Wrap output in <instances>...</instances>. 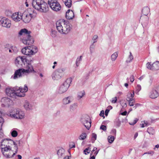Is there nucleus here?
Listing matches in <instances>:
<instances>
[{"mask_svg":"<svg viewBox=\"0 0 159 159\" xmlns=\"http://www.w3.org/2000/svg\"><path fill=\"white\" fill-rule=\"evenodd\" d=\"M28 88L26 85L24 87H16L14 88H7L6 90L7 95L12 98H16V96L24 97L25 93L28 91Z\"/></svg>","mask_w":159,"mask_h":159,"instance_id":"obj_1","label":"nucleus"},{"mask_svg":"<svg viewBox=\"0 0 159 159\" xmlns=\"http://www.w3.org/2000/svg\"><path fill=\"white\" fill-rule=\"evenodd\" d=\"M56 25L58 31L61 34H68L71 29L70 25L69 22L64 20H60L57 21Z\"/></svg>","mask_w":159,"mask_h":159,"instance_id":"obj_2","label":"nucleus"},{"mask_svg":"<svg viewBox=\"0 0 159 159\" xmlns=\"http://www.w3.org/2000/svg\"><path fill=\"white\" fill-rule=\"evenodd\" d=\"M31 32L26 29H21L19 32L20 36L23 35L24 38L22 41L23 43L25 44L29 45L33 44L34 40L31 36Z\"/></svg>","mask_w":159,"mask_h":159,"instance_id":"obj_3","label":"nucleus"},{"mask_svg":"<svg viewBox=\"0 0 159 159\" xmlns=\"http://www.w3.org/2000/svg\"><path fill=\"white\" fill-rule=\"evenodd\" d=\"M32 4L33 7L40 12H46L48 11V4L44 0H33Z\"/></svg>","mask_w":159,"mask_h":159,"instance_id":"obj_4","label":"nucleus"},{"mask_svg":"<svg viewBox=\"0 0 159 159\" xmlns=\"http://www.w3.org/2000/svg\"><path fill=\"white\" fill-rule=\"evenodd\" d=\"M36 15L37 13L35 10L33 9L29 8L21 14V20L25 23H28L32 18H34Z\"/></svg>","mask_w":159,"mask_h":159,"instance_id":"obj_5","label":"nucleus"},{"mask_svg":"<svg viewBox=\"0 0 159 159\" xmlns=\"http://www.w3.org/2000/svg\"><path fill=\"white\" fill-rule=\"evenodd\" d=\"M20 141H16V142L9 139H5L2 140L1 142V148H12L15 145L17 146L20 144Z\"/></svg>","mask_w":159,"mask_h":159,"instance_id":"obj_6","label":"nucleus"},{"mask_svg":"<svg viewBox=\"0 0 159 159\" xmlns=\"http://www.w3.org/2000/svg\"><path fill=\"white\" fill-rule=\"evenodd\" d=\"M2 152L4 156L6 158H11L17 152L18 146L15 145L12 148H1Z\"/></svg>","mask_w":159,"mask_h":159,"instance_id":"obj_7","label":"nucleus"},{"mask_svg":"<svg viewBox=\"0 0 159 159\" xmlns=\"http://www.w3.org/2000/svg\"><path fill=\"white\" fill-rule=\"evenodd\" d=\"M10 116L17 119H22L25 118V113L23 111L19 108L14 109L10 114Z\"/></svg>","mask_w":159,"mask_h":159,"instance_id":"obj_8","label":"nucleus"},{"mask_svg":"<svg viewBox=\"0 0 159 159\" xmlns=\"http://www.w3.org/2000/svg\"><path fill=\"white\" fill-rule=\"evenodd\" d=\"M38 51L37 48L34 46L25 47L22 49V53L26 55H33Z\"/></svg>","mask_w":159,"mask_h":159,"instance_id":"obj_9","label":"nucleus"},{"mask_svg":"<svg viewBox=\"0 0 159 159\" xmlns=\"http://www.w3.org/2000/svg\"><path fill=\"white\" fill-rule=\"evenodd\" d=\"M150 11V9L148 7H145L143 9L142 11V15L140 20L143 24L147 25L148 23L149 17L147 16Z\"/></svg>","mask_w":159,"mask_h":159,"instance_id":"obj_10","label":"nucleus"},{"mask_svg":"<svg viewBox=\"0 0 159 159\" xmlns=\"http://www.w3.org/2000/svg\"><path fill=\"white\" fill-rule=\"evenodd\" d=\"M72 80L71 78L67 79L63 84L60 86L58 90L59 94H62L67 91L72 82Z\"/></svg>","mask_w":159,"mask_h":159,"instance_id":"obj_11","label":"nucleus"},{"mask_svg":"<svg viewBox=\"0 0 159 159\" xmlns=\"http://www.w3.org/2000/svg\"><path fill=\"white\" fill-rule=\"evenodd\" d=\"M48 4L51 9L54 11H58L61 9V6L57 0H48Z\"/></svg>","mask_w":159,"mask_h":159,"instance_id":"obj_12","label":"nucleus"},{"mask_svg":"<svg viewBox=\"0 0 159 159\" xmlns=\"http://www.w3.org/2000/svg\"><path fill=\"white\" fill-rule=\"evenodd\" d=\"M158 86L155 85L152 88L149 93V96L152 99H155L159 96V93L158 92Z\"/></svg>","mask_w":159,"mask_h":159,"instance_id":"obj_13","label":"nucleus"},{"mask_svg":"<svg viewBox=\"0 0 159 159\" xmlns=\"http://www.w3.org/2000/svg\"><path fill=\"white\" fill-rule=\"evenodd\" d=\"M81 122L88 129H89L91 126V122L89 116L83 117L81 119Z\"/></svg>","mask_w":159,"mask_h":159,"instance_id":"obj_14","label":"nucleus"},{"mask_svg":"<svg viewBox=\"0 0 159 159\" xmlns=\"http://www.w3.org/2000/svg\"><path fill=\"white\" fill-rule=\"evenodd\" d=\"M147 68L152 70L156 71L159 70V61H156L152 65L150 62H148L146 64Z\"/></svg>","mask_w":159,"mask_h":159,"instance_id":"obj_15","label":"nucleus"},{"mask_svg":"<svg viewBox=\"0 0 159 159\" xmlns=\"http://www.w3.org/2000/svg\"><path fill=\"white\" fill-rule=\"evenodd\" d=\"M0 23L2 26L9 28L11 26V21L9 19L5 17L0 18Z\"/></svg>","mask_w":159,"mask_h":159,"instance_id":"obj_16","label":"nucleus"},{"mask_svg":"<svg viewBox=\"0 0 159 159\" xmlns=\"http://www.w3.org/2000/svg\"><path fill=\"white\" fill-rule=\"evenodd\" d=\"M24 71L25 69H19L15 71L14 75L11 76V78L15 80L22 77L24 74L25 73Z\"/></svg>","mask_w":159,"mask_h":159,"instance_id":"obj_17","label":"nucleus"},{"mask_svg":"<svg viewBox=\"0 0 159 159\" xmlns=\"http://www.w3.org/2000/svg\"><path fill=\"white\" fill-rule=\"evenodd\" d=\"M25 62L27 63V60L24 57H18L16 58L15 61L16 64L18 66H21L22 63L25 64Z\"/></svg>","mask_w":159,"mask_h":159,"instance_id":"obj_18","label":"nucleus"},{"mask_svg":"<svg viewBox=\"0 0 159 159\" xmlns=\"http://www.w3.org/2000/svg\"><path fill=\"white\" fill-rule=\"evenodd\" d=\"M11 17L14 21H19L21 20V13L19 12L14 13L12 14Z\"/></svg>","mask_w":159,"mask_h":159,"instance_id":"obj_19","label":"nucleus"},{"mask_svg":"<svg viewBox=\"0 0 159 159\" xmlns=\"http://www.w3.org/2000/svg\"><path fill=\"white\" fill-rule=\"evenodd\" d=\"M23 106L26 111H30L32 110L33 105L27 101H25L24 103Z\"/></svg>","mask_w":159,"mask_h":159,"instance_id":"obj_20","label":"nucleus"},{"mask_svg":"<svg viewBox=\"0 0 159 159\" xmlns=\"http://www.w3.org/2000/svg\"><path fill=\"white\" fill-rule=\"evenodd\" d=\"M74 17V14L73 11L69 9L66 11V17L68 20H71Z\"/></svg>","mask_w":159,"mask_h":159,"instance_id":"obj_21","label":"nucleus"},{"mask_svg":"<svg viewBox=\"0 0 159 159\" xmlns=\"http://www.w3.org/2000/svg\"><path fill=\"white\" fill-rule=\"evenodd\" d=\"M26 69H25V73H29L30 72H35L33 69V66L30 64L28 63L26 66Z\"/></svg>","mask_w":159,"mask_h":159,"instance_id":"obj_22","label":"nucleus"},{"mask_svg":"<svg viewBox=\"0 0 159 159\" xmlns=\"http://www.w3.org/2000/svg\"><path fill=\"white\" fill-rule=\"evenodd\" d=\"M1 101L3 103V104L6 106H9L12 102V101L8 98H2Z\"/></svg>","mask_w":159,"mask_h":159,"instance_id":"obj_23","label":"nucleus"},{"mask_svg":"<svg viewBox=\"0 0 159 159\" xmlns=\"http://www.w3.org/2000/svg\"><path fill=\"white\" fill-rule=\"evenodd\" d=\"M61 75L56 70L53 73L52 75V79L54 80H58L61 77Z\"/></svg>","mask_w":159,"mask_h":159,"instance_id":"obj_24","label":"nucleus"},{"mask_svg":"<svg viewBox=\"0 0 159 159\" xmlns=\"http://www.w3.org/2000/svg\"><path fill=\"white\" fill-rule=\"evenodd\" d=\"M71 97L70 96L65 97L62 100V103L64 105L68 104L71 103Z\"/></svg>","mask_w":159,"mask_h":159,"instance_id":"obj_25","label":"nucleus"},{"mask_svg":"<svg viewBox=\"0 0 159 159\" xmlns=\"http://www.w3.org/2000/svg\"><path fill=\"white\" fill-rule=\"evenodd\" d=\"M134 91H133V93H129L127 95V97L126 98L127 101H129L130 100H133L134 99Z\"/></svg>","mask_w":159,"mask_h":159,"instance_id":"obj_26","label":"nucleus"},{"mask_svg":"<svg viewBox=\"0 0 159 159\" xmlns=\"http://www.w3.org/2000/svg\"><path fill=\"white\" fill-rule=\"evenodd\" d=\"M65 150L63 148L59 149L57 151V154L59 157H62L65 153Z\"/></svg>","mask_w":159,"mask_h":159,"instance_id":"obj_27","label":"nucleus"},{"mask_svg":"<svg viewBox=\"0 0 159 159\" xmlns=\"http://www.w3.org/2000/svg\"><path fill=\"white\" fill-rule=\"evenodd\" d=\"M85 95V93L84 91L78 92L77 94V98L79 100L84 97Z\"/></svg>","mask_w":159,"mask_h":159,"instance_id":"obj_28","label":"nucleus"},{"mask_svg":"<svg viewBox=\"0 0 159 159\" xmlns=\"http://www.w3.org/2000/svg\"><path fill=\"white\" fill-rule=\"evenodd\" d=\"M9 48V52L11 53H16L18 52V49L15 47L11 46Z\"/></svg>","mask_w":159,"mask_h":159,"instance_id":"obj_29","label":"nucleus"},{"mask_svg":"<svg viewBox=\"0 0 159 159\" xmlns=\"http://www.w3.org/2000/svg\"><path fill=\"white\" fill-rule=\"evenodd\" d=\"M118 57V53L117 52H115L112 54L111 56V59L112 61H115Z\"/></svg>","mask_w":159,"mask_h":159,"instance_id":"obj_30","label":"nucleus"},{"mask_svg":"<svg viewBox=\"0 0 159 159\" xmlns=\"http://www.w3.org/2000/svg\"><path fill=\"white\" fill-rule=\"evenodd\" d=\"M77 107V105L76 103H74L70 105V109L71 111H73L75 110Z\"/></svg>","mask_w":159,"mask_h":159,"instance_id":"obj_31","label":"nucleus"},{"mask_svg":"<svg viewBox=\"0 0 159 159\" xmlns=\"http://www.w3.org/2000/svg\"><path fill=\"white\" fill-rule=\"evenodd\" d=\"M134 57L132 54V53L131 52H129V57L126 60V62L127 63H129L133 59Z\"/></svg>","mask_w":159,"mask_h":159,"instance_id":"obj_32","label":"nucleus"},{"mask_svg":"<svg viewBox=\"0 0 159 159\" xmlns=\"http://www.w3.org/2000/svg\"><path fill=\"white\" fill-rule=\"evenodd\" d=\"M87 137V134L85 133H82L79 137V139L80 140H83Z\"/></svg>","mask_w":159,"mask_h":159,"instance_id":"obj_33","label":"nucleus"},{"mask_svg":"<svg viewBox=\"0 0 159 159\" xmlns=\"http://www.w3.org/2000/svg\"><path fill=\"white\" fill-rule=\"evenodd\" d=\"M65 4L67 7L70 8L72 5L71 0H67L65 2Z\"/></svg>","mask_w":159,"mask_h":159,"instance_id":"obj_34","label":"nucleus"},{"mask_svg":"<svg viewBox=\"0 0 159 159\" xmlns=\"http://www.w3.org/2000/svg\"><path fill=\"white\" fill-rule=\"evenodd\" d=\"M147 132L150 134L153 135L154 133V130L152 127H149L147 129Z\"/></svg>","mask_w":159,"mask_h":159,"instance_id":"obj_35","label":"nucleus"},{"mask_svg":"<svg viewBox=\"0 0 159 159\" xmlns=\"http://www.w3.org/2000/svg\"><path fill=\"white\" fill-rule=\"evenodd\" d=\"M82 56H80L79 57H78L76 59V64L77 66H78L80 63V61L82 60Z\"/></svg>","mask_w":159,"mask_h":159,"instance_id":"obj_36","label":"nucleus"},{"mask_svg":"<svg viewBox=\"0 0 159 159\" xmlns=\"http://www.w3.org/2000/svg\"><path fill=\"white\" fill-rule=\"evenodd\" d=\"M143 123L141 124V127L142 128L147 126L150 125V124L147 121L144 120L143 121Z\"/></svg>","mask_w":159,"mask_h":159,"instance_id":"obj_37","label":"nucleus"},{"mask_svg":"<svg viewBox=\"0 0 159 159\" xmlns=\"http://www.w3.org/2000/svg\"><path fill=\"white\" fill-rule=\"evenodd\" d=\"M65 70L66 69L65 68H60L58 69L56 71L58 72V73L61 75V74L63 73L65 71Z\"/></svg>","mask_w":159,"mask_h":159,"instance_id":"obj_38","label":"nucleus"},{"mask_svg":"<svg viewBox=\"0 0 159 159\" xmlns=\"http://www.w3.org/2000/svg\"><path fill=\"white\" fill-rule=\"evenodd\" d=\"M95 46V45L93 43L90 45V51L91 54H92L94 52Z\"/></svg>","mask_w":159,"mask_h":159,"instance_id":"obj_39","label":"nucleus"},{"mask_svg":"<svg viewBox=\"0 0 159 159\" xmlns=\"http://www.w3.org/2000/svg\"><path fill=\"white\" fill-rule=\"evenodd\" d=\"M97 139V135L94 133H93L92 134V142L94 143L96 139Z\"/></svg>","mask_w":159,"mask_h":159,"instance_id":"obj_40","label":"nucleus"},{"mask_svg":"<svg viewBox=\"0 0 159 159\" xmlns=\"http://www.w3.org/2000/svg\"><path fill=\"white\" fill-rule=\"evenodd\" d=\"M11 134L12 136L13 137H16L18 135L17 131L15 130H12L11 132Z\"/></svg>","mask_w":159,"mask_h":159,"instance_id":"obj_41","label":"nucleus"},{"mask_svg":"<svg viewBox=\"0 0 159 159\" xmlns=\"http://www.w3.org/2000/svg\"><path fill=\"white\" fill-rule=\"evenodd\" d=\"M115 138L113 136H109L108 137V140L109 143H111L114 141Z\"/></svg>","mask_w":159,"mask_h":159,"instance_id":"obj_42","label":"nucleus"},{"mask_svg":"<svg viewBox=\"0 0 159 159\" xmlns=\"http://www.w3.org/2000/svg\"><path fill=\"white\" fill-rule=\"evenodd\" d=\"M141 88L140 85L138 84L136 87V90L135 91V93L138 95L139 92L141 90Z\"/></svg>","mask_w":159,"mask_h":159,"instance_id":"obj_43","label":"nucleus"},{"mask_svg":"<svg viewBox=\"0 0 159 159\" xmlns=\"http://www.w3.org/2000/svg\"><path fill=\"white\" fill-rule=\"evenodd\" d=\"M127 101L128 102L130 106H134L135 103L134 99Z\"/></svg>","mask_w":159,"mask_h":159,"instance_id":"obj_44","label":"nucleus"},{"mask_svg":"<svg viewBox=\"0 0 159 159\" xmlns=\"http://www.w3.org/2000/svg\"><path fill=\"white\" fill-rule=\"evenodd\" d=\"M91 149L90 148H86L84 151L85 154L87 155L89 153Z\"/></svg>","mask_w":159,"mask_h":159,"instance_id":"obj_45","label":"nucleus"},{"mask_svg":"<svg viewBox=\"0 0 159 159\" xmlns=\"http://www.w3.org/2000/svg\"><path fill=\"white\" fill-rule=\"evenodd\" d=\"M98 36L97 35H95L93 37L92 39V40L93 41V43H94L97 42V39L98 38Z\"/></svg>","mask_w":159,"mask_h":159,"instance_id":"obj_46","label":"nucleus"},{"mask_svg":"<svg viewBox=\"0 0 159 159\" xmlns=\"http://www.w3.org/2000/svg\"><path fill=\"white\" fill-rule=\"evenodd\" d=\"M57 32L55 30H52L51 33V35L53 37H55L56 36Z\"/></svg>","mask_w":159,"mask_h":159,"instance_id":"obj_47","label":"nucleus"},{"mask_svg":"<svg viewBox=\"0 0 159 159\" xmlns=\"http://www.w3.org/2000/svg\"><path fill=\"white\" fill-rule=\"evenodd\" d=\"M0 119L1 120H3V119H2V118H0ZM2 124H3L2 121H1L0 120V130L1 129ZM2 134H1V133L0 132V138H1L2 137Z\"/></svg>","mask_w":159,"mask_h":159,"instance_id":"obj_48","label":"nucleus"},{"mask_svg":"<svg viewBox=\"0 0 159 159\" xmlns=\"http://www.w3.org/2000/svg\"><path fill=\"white\" fill-rule=\"evenodd\" d=\"M138 120V119L137 118H135L133 122H130L129 123V124L131 125H135Z\"/></svg>","mask_w":159,"mask_h":159,"instance_id":"obj_49","label":"nucleus"},{"mask_svg":"<svg viewBox=\"0 0 159 159\" xmlns=\"http://www.w3.org/2000/svg\"><path fill=\"white\" fill-rule=\"evenodd\" d=\"M117 101V97H115V98H112L111 100V102L112 103H115Z\"/></svg>","mask_w":159,"mask_h":159,"instance_id":"obj_50","label":"nucleus"},{"mask_svg":"<svg viewBox=\"0 0 159 159\" xmlns=\"http://www.w3.org/2000/svg\"><path fill=\"white\" fill-rule=\"evenodd\" d=\"M100 129L103 130L104 131L106 130L107 128L106 126L104 125H102L100 127Z\"/></svg>","mask_w":159,"mask_h":159,"instance_id":"obj_51","label":"nucleus"},{"mask_svg":"<svg viewBox=\"0 0 159 159\" xmlns=\"http://www.w3.org/2000/svg\"><path fill=\"white\" fill-rule=\"evenodd\" d=\"M130 80L131 82L132 83L133 82L134 80V76L133 75H132L130 76Z\"/></svg>","mask_w":159,"mask_h":159,"instance_id":"obj_52","label":"nucleus"},{"mask_svg":"<svg viewBox=\"0 0 159 159\" xmlns=\"http://www.w3.org/2000/svg\"><path fill=\"white\" fill-rule=\"evenodd\" d=\"M154 152L152 151H150L147 152L148 154L151 155L152 156L154 154Z\"/></svg>","mask_w":159,"mask_h":159,"instance_id":"obj_53","label":"nucleus"},{"mask_svg":"<svg viewBox=\"0 0 159 159\" xmlns=\"http://www.w3.org/2000/svg\"><path fill=\"white\" fill-rule=\"evenodd\" d=\"M153 81V79L151 77H150L149 80L148 81V82L150 85H151Z\"/></svg>","mask_w":159,"mask_h":159,"instance_id":"obj_54","label":"nucleus"},{"mask_svg":"<svg viewBox=\"0 0 159 159\" xmlns=\"http://www.w3.org/2000/svg\"><path fill=\"white\" fill-rule=\"evenodd\" d=\"M115 124H116V125L117 127L120 126V122H119V121L118 120H117V121L115 123Z\"/></svg>","mask_w":159,"mask_h":159,"instance_id":"obj_55","label":"nucleus"},{"mask_svg":"<svg viewBox=\"0 0 159 159\" xmlns=\"http://www.w3.org/2000/svg\"><path fill=\"white\" fill-rule=\"evenodd\" d=\"M111 132L113 134L116 135V129H113L111 130Z\"/></svg>","mask_w":159,"mask_h":159,"instance_id":"obj_56","label":"nucleus"},{"mask_svg":"<svg viewBox=\"0 0 159 159\" xmlns=\"http://www.w3.org/2000/svg\"><path fill=\"white\" fill-rule=\"evenodd\" d=\"M99 115L101 116H103L104 115V112L103 110H102L101 111Z\"/></svg>","mask_w":159,"mask_h":159,"instance_id":"obj_57","label":"nucleus"},{"mask_svg":"<svg viewBox=\"0 0 159 159\" xmlns=\"http://www.w3.org/2000/svg\"><path fill=\"white\" fill-rule=\"evenodd\" d=\"M141 104L139 103H136L135 105V106L133 107L135 109H136V108L139 106H141Z\"/></svg>","mask_w":159,"mask_h":159,"instance_id":"obj_58","label":"nucleus"},{"mask_svg":"<svg viewBox=\"0 0 159 159\" xmlns=\"http://www.w3.org/2000/svg\"><path fill=\"white\" fill-rule=\"evenodd\" d=\"M97 149V148H96V147L94 148L93 149L92 151L91 152L90 154V156H92L93 155L92 153H93V152H94V151H96Z\"/></svg>","mask_w":159,"mask_h":159,"instance_id":"obj_59","label":"nucleus"},{"mask_svg":"<svg viewBox=\"0 0 159 159\" xmlns=\"http://www.w3.org/2000/svg\"><path fill=\"white\" fill-rule=\"evenodd\" d=\"M109 111V109H106L105 111V115L106 116H107L108 115V114Z\"/></svg>","mask_w":159,"mask_h":159,"instance_id":"obj_60","label":"nucleus"},{"mask_svg":"<svg viewBox=\"0 0 159 159\" xmlns=\"http://www.w3.org/2000/svg\"><path fill=\"white\" fill-rule=\"evenodd\" d=\"M145 77V75H143L142 76H140L139 78V80H143V79Z\"/></svg>","mask_w":159,"mask_h":159,"instance_id":"obj_61","label":"nucleus"},{"mask_svg":"<svg viewBox=\"0 0 159 159\" xmlns=\"http://www.w3.org/2000/svg\"><path fill=\"white\" fill-rule=\"evenodd\" d=\"M127 111H125L123 112H122L121 113V115L123 116H125L127 114Z\"/></svg>","mask_w":159,"mask_h":159,"instance_id":"obj_62","label":"nucleus"},{"mask_svg":"<svg viewBox=\"0 0 159 159\" xmlns=\"http://www.w3.org/2000/svg\"><path fill=\"white\" fill-rule=\"evenodd\" d=\"M98 151H95L93 154V156H94L95 157L97 154H98Z\"/></svg>","mask_w":159,"mask_h":159,"instance_id":"obj_63","label":"nucleus"},{"mask_svg":"<svg viewBox=\"0 0 159 159\" xmlns=\"http://www.w3.org/2000/svg\"><path fill=\"white\" fill-rule=\"evenodd\" d=\"M138 133H136L135 134V135H134V139H136L137 137L138 136Z\"/></svg>","mask_w":159,"mask_h":159,"instance_id":"obj_64","label":"nucleus"}]
</instances>
